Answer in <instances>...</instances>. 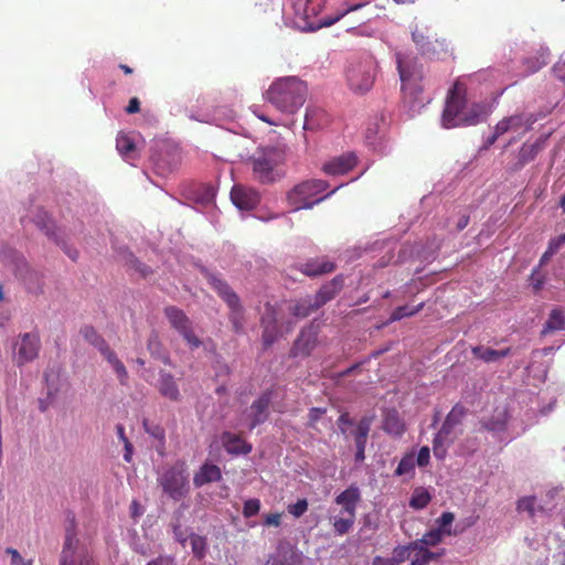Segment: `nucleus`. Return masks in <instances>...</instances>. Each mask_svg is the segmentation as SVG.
Returning a JSON list of instances; mask_svg holds the SVG:
<instances>
[{
  "mask_svg": "<svg viewBox=\"0 0 565 565\" xmlns=\"http://www.w3.org/2000/svg\"><path fill=\"white\" fill-rule=\"evenodd\" d=\"M388 125L390 122L385 115L381 114L373 117L365 129V142L367 146L382 150L386 140Z\"/></svg>",
  "mask_w": 565,
  "mask_h": 565,
  "instance_id": "14",
  "label": "nucleus"
},
{
  "mask_svg": "<svg viewBox=\"0 0 565 565\" xmlns=\"http://www.w3.org/2000/svg\"><path fill=\"white\" fill-rule=\"evenodd\" d=\"M40 351V337L36 333L29 332L21 337L17 353L18 365H23L33 361Z\"/></svg>",
  "mask_w": 565,
  "mask_h": 565,
  "instance_id": "17",
  "label": "nucleus"
},
{
  "mask_svg": "<svg viewBox=\"0 0 565 565\" xmlns=\"http://www.w3.org/2000/svg\"><path fill=\"white\" fill-rule=\"evenodd\" d=\"M287 510L295 518H300L308 510V501L307 499H299L296 503L289 504Z\"/></svg>",
  "mask_w": 565,
  "mask_h": 565,
  "instance_id": "51",
  "label": "nucleus"
},
{
  "mask_svg": "<svg viewBox=\"0 0 565 565\" xmlns=\"http://www.w3.org/2000/svg\"><path fill=\"white\" fill-rule=\"evenodd\" d=\"M140 110V102L137 97L130 98L128 106L126 107L127 114H136Z\"/></svg>",
  "mask_w": 565,
  "mask_h": 565,
  "instance_id": "61",
  "label": "nucleus"
},
{
  "mask_svg": "<svg viewBox=\"0 0 565 565\" xmlns=\"http://www.w3.org/2000/svg\"><path fill=\"white\" fill-rule=\"evenodd\" d=\"M412 39L422 54L435 55L438 47L443 50L445 46V40H431L427 34V30L418 25H415L413 29Z\"/></svg>",
  "mask_w": 565,
  "mask_h": 565,
  "instance_id": "19",
  "label": "nucleus"
},
{
  "mask_svg": "<svg viewBox=\"0 0 565 565\" xmlns=\"http://www.w3.org/2000/svg\"><path fill=\"white\" fill-rule=\"evenodd\" d=\"M508 424V412L505 409L497 411L489 419L481 422L482 427L488 431H504Z\"/></svg>",
  "mask_w": 565,
  "mask_h": 565,
  "instance_id": "35",
  "label": "nucleus"
},
{
  "mask_svg": "<svg viewBox=\"0 0 565 565\" xmlns=\"http://www.w3.org/2000/svg\"><path fill=\"white\" fill-rule=\"evenodd\" d=\"M147 565H177L175 558L171 555H159L157 558L150 561Z\"/></svg>",
  "mask_w": 565,
  "mask_h": 565,
  "instance_id": "57",
  "label": "nucleus"
},
{
  "mask_svg": "<svg viewBox=\"0 0 565 565\" xmlns=\"http://www.w3.org/2000/svg\"><path fill=\"white\" fill-rule=\"evenodd\" d=\"M147 348L153 358L162 361L164 364L171 363L170 358L163 350L162 343L160 342L159 335L157 333L150 334L147 341Z\"/></svg>",
  "mask_w": 565,
  "mask_h": 565,
  "instance_id": "37",
  "label": "nucleus"
},
{
  "mask_svg": "<svg viewBox=\"0 0 565 565\" xmlns=\"http://www.w3.org/2000/svg\"><path fill=\"white\" fill-rule=\"evenodd\" d=\"M465 104V87L460 83H455L448 93L446 106L443 111V125L445 128H452L461 125V111Z\"/></svg>",
  "mask_w": 565,
  "mask_h": 565,
  "instance_id": "12",
  "label": "nucleus"
},
{
  "mask_svg": "<svg viewBox=\"0 0 565 565\" xmlns=\"http://www.w3.org/2000/svg\"><path fill=\"white\" fill-rule=\"evenodd\" d=\"M335 268L334 264L328 259L319 258L307 262L302 266V273L307 276L315 277L323 274H329Z\"/></svg>",
  "mask_w": 565,
  "mask_h": 565,
  "instance_id": "34",
  "label": "nucleus"
},
{
  "mask_svg": "<svg viewBox=\"0 0 565 565\" xmlns=\"http://www.w3.org/2000/svg\"><path fill=\"white\" fill-rule=\"evenodd\" d=\"M164 316L167 317L171 327L177 330L191 349H198L202 345V341L195 335L192 322L183 310L174 306L164 308Z\"/></svg>",
  "mask_w": 565,
  "mask_h": 565,
  "instance_id": "13",
  "label": "nucleus"
},
{
  "mask_svg": "<svg viewBox=\"0 0 565 565\" xmlns=\"http://www.w3.org/2000/svg\"><path fill=\"white\" fill-rule=\"evenodd\" d=\"M116 148L127 162L132 163L138 158L135 141L124 132L118 134L116 138Z\"/></svg>",
  "mask_w": 565,
  "mask_h": 565,
  "instance_id": "32",
  "label": "nucleus"
},
{
  "mask_svg": "<svg viewBox=\"0 0 565 565\" xmlns=\"http://www.w3.org/2000/svg\"><path fill=\"white\" fill-rule=\"evenodd\" d=\"M516 510L519 513L526 512L530 518H534L536 512V498L534 495L520 498L516 502Z\"/></svg>",
  "mask_w": 565,
  "mask_h": 565,
  "instance_id": "46",
  "label": "nucleus"
},
{
  "mask_svg": "<svg viewBox=\"0 0 565 565\" xmlns=\"http://www.w3.org/2000/svg\"><path fill=\"white\" fill-rule=\"evenodd\" d=\"M424 305H425L424 302H420L419 305H417L415 307L399 306L392 312V315L390 317V321L394 322V321H398L406 317H413L424 308Z\"/></svg>",
  "mask_w": 565,
  "mask_h": 565,
  "instance_id": "44",
  "label": "nucleus"
},
{
  "mask_svg": "<svg viewBox=\"0 0 565 565\" xmlns=\"http://www.w3.org/2000/svg\"><path fill=\"white\" fill-rule=\"evenodd\" d=\"M224 449L232 455H247L252 451V445L239 435L225 431L222 434Z\"/></svg>",
  "mask_w": 565,
  "mask_h": 565,
  "instance_id": "26",
  "label": "nucleus"
},
{
  "mask_svg": "<svg viewBox=\"0 0 565 565\" xmlns=\"http://www.w3.org/2000/svg\"><path fill=\"white\" fill-rule=\"evenodd\" d=\"M382 428L394 437H401L406 430L404 420L395 409H386L384 412Z\"/></svg>",
  "mask_w": 565,
  "mask_h": 565,
  "instance_id": "28",
  "label": "nucleus"
},
{
  "mask_svg": "<svg viewBox=\"0 0 565 565\" xmlns=\"http://www.w3.org/2000/svg\"><path fill=\"white\" fill-rule=\"evenodd\" d=\"M190 543H191V548H192V553L194 554V556L199 559H202L206 554V546H207L206 539L199 534L192 533L190 535Z\"/></svg>",
  "mask_w": 565,
  "mask_h": 565,
  "instance_id": "45",
  "label": "nucleus"
},
{
  "mask_svg": "<svg viewBox=\"0 0 565 565\" xmlns=\"http://www.w3.org/2000/svg\"><path fill=\"white\" fill-rule=\"evenodd\" d=\"M324 413L326 408L312 407L308 414L309 426L313 427Z\"/></svg>",
  "mask_w": 565,
  "mask_h": 565,
  "instance_id": "54",
  "label": "nucleus"
},
{
  "mask_svg": "<svg viewBox=\"0 0 565 565\" xmlns=\"http://www.w3.org/2000/svg\"><path fill=\"white\" fill-rule=\"evenodd\" d=\"M317 309L319 307H316L315 299L311 300L310 298L300 299L289 308L290 312L297 318H306Z\"/></svg>",
  "mask_w": 565,
  "mask_h": 565,
  "instance_id": "38",
  "label": "nucleus"
},
{
  "mask_svg": "<svg viewBox=\"0 0 565 565\" xmlns=\"http://www.w3.org/2000/svg\"><path fill=\"white\" fill-rule=\"evenodd\" d=\"M415 468V459L412 455H406L404 456L396 470H395V475L396 476H403V475H407V473H411Z\"/></svg>",
  "mask_w": 565,
  "mask_h": 565,
  "instance_id": "47",
  "label": "nucleus"
},
{
  "mask_svg": "<svg viewBox=\"0 0 565 565\" xmlns=\"http://www.w3.org/2000/svg\"><path fill=\"white\" fill-rule=\"evenodd\" d=\"M34 223L49 237L54 236V234H55V231H54L55 230V225H54V223L52 222L51 217L49 216V214L45 211H43V210H39L38 211V213L34 216Z\"/></svg>",
  "mask_w": 565,
  "mask_h": 565,
  "instance_id": "41",
  "label": "nucleus"
},
{
  "mask_svg": "<svg viewBox=\"0 0 565 565\" xmlns=\"http://www.w3.org/2000/svg\"><path fill=\"white\" fill-rule=\"evenodd\" d=\"M157 480L163 493L174 501H180L189 492V478L183 461L164 468Z\"/></svg>",
  "mask_w": 565,
  "mask_h": 565,
  "instance_id": "9",
  "label": "nucleus"
},
{
  "mask_svg": "<svg viewBox=\"0 0 565 565\" xmlns=\"http://www.w3.org/2000/svg\"><path fill=\"white\" fill-rule=\"evenodd\" d=\"M6 552L11 555L12 565H32V561L23 559L15 548L8 547Z\"/></svg>",
  "mask_w": 565,
  "mask_h": 565,
  "instance_id": "52",
  "label": "nucleus"
},
{
  "mask_svg": "<svg viewBox=\"0 0 565 565\" xmlns=\"http://www.w3.org/2000/svg\"><path fill=\"white\" fill-rule=\"evenodd\" d=\"M222 478L221 469L216 465L204 463L193 477V483L200 488L206 483L218 481Z\"/></svg>",
  "mask_w": 565,
  "mask_h": 565,
  "instance_id": "31",
  "label": "nucleus"
},
{
  "mask_svg": "<svg viewBox=\"0 0 565 565\" xmlns=\"http://www.w3.org/2000/svg\"><path fill=\"white\" fill-rule=\"evenodd\" d=\"M317 331L312 328L301 330L292 348V356H309L317 345Z\"/></svg>",
  "mask_w": 565,
  "mask_h": 565,
  "instance_id": "20",
  "label": "nucleus"
},
{
  "mask_svg": "<svg viewBox=\"0 0 565 565\" xmlns=\"http://www.w3.org/2000/svg\"><path fill=\"white\" fill-rule=\"evenodd\" d=\"M281 523V513H269L265 515L264 525L266 526H279Z\"/></svg>",
  "mask_w": 565,
  "mask_h": 565,
  "instance_id": "58",
  "label": "nucleus"
},
{
  "mask_svg": "<svg viewBox=\"0 0 565 565\" xmlns=\"http://www.w3.org/2000/svg\"><path fill=\"white\" fill-rule=\"evenodd\" d=\"M143 426H145L146 431L151 437L157 439L160 443L161 448L164 449V446H166V433H164V429L161 426H159V425H148L147 422L143 423Z\"/></svg>",
  "mask_w": 565,
  "mask_h": 565,
  "instance_id": "48",
  "label": "nucleus"
},
{
  "mask_svg": "<svg viewBox=\"0 0 565 565\" xmlns=\"http://www.w3.org/2000/svg\"><path fill=\"white\" fill-rule=\"evenodd\" d=\"M355 521L354 514H348L347 516H334L332 526L334 530V533L342 536L347 534L353 526Z\"/></svg>",
  "mask_w": 565,
  "mask_h": 565,
  "instance_id": "42",
  "label": "nucleus"
},
{
  "mask_svg": "<svg viewBox=\"0 0 565 565\" xmlns=\"http://www.w3.org/2000/svg\"><path fill=\"white\" fill-rule=\"evenodd\" d=\"M535 117L532 114H515L509 117H504L501 119L497 126V134L504 135L509 131L513 132H526L532 128V125L535 121Z\"/></svg>",
  "mask_w": 565,
  "mask_h": 565,
  "instance_id": "15",
  "label": "nucleus"
},
{
  "mask_svg": "<svg viewBox=\"0 0 565 565\" xmlns=\"http://www.w3.org/2000/svg\"><path fill=\"white\" fill-rule=\"evenodd\" d=\"M360 500L361 493L359 488L355 486H350L348 489L337 495L335 503L343 508L344 513L355 515L356 505Z\"/></svg>",
  "mask_w": 565,
  "mask_h": 565,
  "instance_id": "29",
  "label": "nucleus"
},
{
  "mask_svg": "<svg viewBox=\"0 0 565 565\" xmlns=\"http://www.w3.org/2000/svg\"><path fill=\"white\" fill-rule=\"evenodd\" d=\"M535 154L536 150L534 149V146H531L530 149L523 146L520 151V160L522 162H529L534 159Z\"/></svg>",
  "mask_w": 565,
  "mask_h": 565,
  "instance_id": "59",
  "label": "nucleus"
},
{
  "mask_svg": "<svg viewBox=\"0 0 565 565\" xmlns=\"http://www.w3.org/2000/svg\"><path fill=\"white\" fill-rule=\"evenodd\" d=\"M344 279L342 276H335L332 280L324 284L316 294V307H322L332 300L343 288Z\"/></svg>",
  "mask_w": 565,
  "mask_h": 565,
  "instance_id": "22",
  "label": "nucleus"
},
{
  "mask_svg": "<svg viewBox=\"0 0 565 565\" xmlns=\"http://www.w3.org/2000/svg\"><path fill=\"white\" fill-rule=\"evenodd\" d=\"M276 313L273 307H266V313L262 318L264 324L263 343L265 348H269L277 340Z\"/></svg>",
  "mask_w": 565,
  "mask_h": 565,
  "instance_id": "30",
  "label": "nucleus"
},
{
  "mask_svg": "<svg viewBox=\"0 0 565 565\" xmlns=\"http://www.w3.org/2000/svg\"><path fill=\"white\" fill-rule=\"evenodd\" d=\"M273 399V391L266 390L260 396L255 399L250 405V425L249 428L254 429L256 426L265 423L268 418V408Z\"/></svg>",
  "mask_w": 565,
  "mask_h": 565,
  "instance_id": "18",
  "label": "nucleus"
},
{
  "mask_svg": "<svg viewBox=\"0 0 565 565\" xmlns=\"http://www.w3.org/2000/svg\"><path fill=\"white\" fill-rule=\"evenodd\" d=\"M554 74L557 78L565 82V62H558L553 67Z\"/></svg>",
  "mask_w": 565,
  "mask_h": 565,
  "instance_id": "63",
  "label": "nucleus"
},
{
  "mask_svg": "<svg viewBox=\"0 0 565 565\" xmlns=\"http://www.w3.org/2000/svg\"><path fill=\"white\" fill-rule=\"evenodd\" d=\"M413 547V554H412V562L411 565H426L430 561L436 559L439 557L443 553L437 554L428 550V547L422 545V546H415L414 541L412 542Z\"/></svg>",
  "mask_w": 565,
  "mask_h": 565,
  "instance_id": "36",
  "label": "nucleus"
},
{
  "mask_svg": "<svg viewBox=\"0 0 565 565\" xmlns=\"http://www.w3.org/2000/svg\"><path fill=\"white\" fill-rule=\"evenodd\" d=\"M173 534L178 542H180L182 545L186 542V536L181 530L180 524L173 525Z\"/></svg>",
  "mask_w": 565,
  "mask_h": 565,
  "instance_id": "64",
  "label": "nucleus"
},
{
  "mask_svg": "<svg viewBox=\"0 0 565 565\" xmlns=\"http://www.w3.org/2000/svg\"><path fill=\"white\" fill-rule=\"evenodd\" d=\"M307 95L306 82L297 76H285L275 79L264 96L277 110L292 115L305 104Z\"/></svg>",
  "mask_w": 565,
  "mask_h": 565,
  "instance_id": "1",
  "label": "nucleus"
},
{
  "mask_svg": "<svg viewBox=\"0 0 565 565\" xmlns=\"http://www.w3.org/2000/svg\"><path fill=\"white\" fill-rule=\"evenodd\" d=\"M367 6V2L345 3L332 18H319L322 10V0H295L292 9L295 12V25L301 31H317L330 26L350 12Z\"/></svg>",
  "mask_w": 565,
  "mask_h": 565,
  "instance_id": "2",
  "label": "nucleus"
},
{
  "mask_svg": "<svg viewBox=\"0 0 565 565\" xmlns=\"http://www.w3.org/2000/svg\"><path fill=\"white\" fill-rule=\"evenodd\" d=\"M430 458V450L427 446H424L419 449L416 462L419 467H425L428 465Z\"/></svg>",
  "mask_w": 565,
  "mask_h": 565,
  "instance_id": "53",
  "label": "nucleus"
},
{
  "mask_svg": "<svg viewBox=\"0 0 565 565\" xmlns=\"http://www.w3.org/2000/svg\"><path fill=\"white\" fill-rule=\"evenodd\" d=\"M358 163L353 152L343 153L323 164V171L329 175H341L351 171Z\"/></svg>",
  "mask_w": 565,
  "mask_h": 565,
  "instance_id": "21",
  "label": "nucleus"
},
{
  "mask_svg": "<svg viewBox=\"0 0 565 565\" xmlns=\"http://www.w3.org/2000/svg\"><path fill=\"white\" fill-rule=\"evenodd\" d=\"M468 414V408L461 403L452 406L447 414L440 429L433 440V452L437 459H444L447 455L448 447L455 441L454 435L456 427L460 426Z\"/></svg>",
  "mask_w": 565,
  "mask_h": 565,
  "instance_id": "6",
  "label": "nucleus"
},
{
  "mask_svg": "<svg viewBox=\"0 0 565 565\" xmlns=\"http://www.w3.org/2000/svg\"><path fill=\"white\" fill-rule=\"evenodd\" d=\"M471 353L476 359L481 360L484 363H494L511 355L512 349L508 347L501 350H495L489 347L477 345L471 349Z\"/></svg>",
  "mask_w": 565,
  "mask_h": 565,
  "instance_id": "27",
  "label": "nucleus"
},
{
  "mask_svg": "<svg viewBox=\"0 0 565 565\" xmlns=\"http://www.w3.org/2000/svg\"><path fill=\"white\" fill-rule=\"evenodd\" d=\"M60 565H96L93 558L85 551H78V540L76 537L73 520L65 530V540Z\"/></svg>",
  "mask_w": 565,
  "mask_h": 565,
  "instance_id": "11",
  "label": "nucleus"
},
{
  "mask_svg": "<svg viewBox=\"0 0 565 565\" xmlns=\"http://www.w3.org/2000/svg\"><path fill=\"white\" fill-rule=\"evenodd\" d=\"M395 61L402 95L405 99L413 102L424 92L423 65L418 62V57L411 52H396Z\"/></svg>",
  "mask_w": 565,
  "mask_h": 565,
  "instance_id": "4",
  "label": "nucleus"
},
{
  "mask_svg": "<svg viewBox=\"0 0 565 565\" xmlns=\"http://www.w3.org/2000/svg\"><path fill=\"white\" fill-rule=\"evenodd\" d=\"M353 425L352 419L350 418L348 413H343L340 415L338 419V426L341 429L342 433H345V426Z\"/></svg>",
  "mask_w": 565,
  "mask_h": 565,
  "instance_id": "60",
  "label": "nucleus"
},
{
  "mask_svg": "<svg viewBox=\"0 0 565 565\" xmlns=\"http://www.w3.org/2000/svg\"><path fill=\"white\" fill-rule=\"evenodd\" d=\"M231 200L239 210H253L260 201L258 191L253 188L235 184L231 191Z\"/></svg>",
  "mask_w": 565,
  "mask_h": 565,
  "instance_id": "16",
  "label": "nucleus"
},
{
  "mask_svg": "<svg viewBox=\"0 0 565 565\" xmlns=\"http://www.w3.org/2000/svg\"><path fill=\"white\" fill-rule=\"evenodd\" d=\"M330 119L324 109L318 106H308L305 115L303 129L317 130L328 126Z\"/></svg>",
  "mask_w": 565,
  "mask_h": 565,
  "instance_id": "25",
  "label": "nucleus"
},
{
  "mask_svg": "<svg viewBox=\"0 0 565 565\" xmlns=\"http://www.w3.org/2000/svg\"><path fill=\"white\" fill-rule=\"evenodd\" d=\"M565 328V316L564 312L555 308L551 311L547 321L545 322L543 333L562 330Z\"/></svg>",
  "mask_w": 565,
  "mask_h": 565,
  "instance_id": "39",
  "label": "nucleus"
},
{
  "mask_svg": "<svg viewBox=\"0 0 565 565\" xmlns=\"http://www.w3.org/2000/svg\"><path fill=\"white\" fill-rule=\"evenodd\" d=\"M286 161V147H262L249 158L253 178L262 184H271L284 177L281 166Z\"/></svg>",
  "mask_w": 565,
  "mask_h": 565,
  "instance_id": "3",
  "label": "nucleus"
},
{
  "mask_svg": "<svg viewBox=\"0 0 565 565\" xmlns=\"http://www.w3.org/2000/svg\"><path fill=\"white\" fill-rule=\"evenodd\" d=\"M84 339L100 351L104 345L107 344L106 340L90 326H86L82 329Z\"/></svg>",
  "mask_w": 565,
  "mask_h": 565,
  "instance_id": "43",
  "label": "nucleus"
},
{
  "mask_svg": "<svg viewBox=\"0 0 565 565\" xmlns=\"http://www.w3.org/2000/svg\"><path fill=\"white\" fill-rule=\"evenodd\" d=\"M207 282L223 299L230 309L228 319L236 333H241L244 329V309L241 305L238 295L231 288V286L214 274H206Z\"/></svg>",
  "mask_w": 565,
  "mask_h": 565,
  "instance_id": "8",
  "label": "nucleus"
},
{
  "mask_svg": "<svg viewBox=\"0 0 565 565\" xmlns=\"http://www.w3.org/2000/svg\"><path fill=\"white\" fill-rule=\"evenodd\" d=\"M461 117L462 118L460 119V126H472L477 125L480 121V114L475 110L471 111L470 114L462 115Z\"/></svg>",
  "mask_w": 565,
  "mask_h": 565,
  "instance_id": "56",
  "label": "nucleus"
},
{
  "mask_svg": "<svg viewBox=\"0 0 565 565\" xmlns=\"http://www.w3.org/2000/svg\"><path fill=\"white\" fill-rule=\"evenodd\" d=\"M412 554H413V547H412V542H411L408 545L395 547L394 552H393L392 561H394L395 564L402 563L405 559H408V558L412 559Z\"/></svg>",
  "mask_w": 565,
  "mask_h": 565,
  "instance_id": "49",
  "label": "nucleus"
},
{
  "mask_svg": "<svg viewBox=\"0 0 565 565\" xmlns=\"http://www.w3.org/2000/svg\"><path fill=\"white\" fill-rule=\"evenodd\" d=\"M107 362L113 366L120 384L126 385L128 372L124 363L117 358L116 353L110 349L108 343L99 351Z\"/></svg>",
  "mask_w": 565,
  "mask_h": 565,
  "instance_id": "33",
  "label": "nucleus"
},
{
  "mask_svg": "<svg viewBox=\"0 0 565 565\" xmlns=\"http://www.w3.org/2000/svg\"><path fill=\"white\" fill-rule=\"evenodd\" d=\"M376 62L373 57L351 64L347 71L349 87L355 94H364L374 85Z\"/></svg>",
  "mask_w": 565,
  "mask_h": 565,
  "instance_id": "10",
  "label": "nucleus"
},
{
  "mask_svg": "<svg viewBox=\"0 0 565 565\" xmlns=\"http://www.w3.org/2000/svg\"><path fill=\"white\" fill-rule=\"evenodd\" d=\"M260 510V501L258 499H248L244 502L243 515L245 518H252L256 515Z\"/></svg>",
  "mask_w": 565,
  "mask_h": 565,
  "instance_id": "50",
  "label": "nucleus"
},
{
  "mask_svg": "<svg viewBox=\"0 0 565 565\" xmlns=\"http://www.w3.org/2000/svg\"><path fill=\"white\" fill-rule=\"evenodd\" d=\"M158 391L163 397L172 402H179L181 399V393L177 381L173 375L168 372L161 371L159 373Z\"/></svg>",
  "mask_w": 565,
  "mask_h": 565,
  "instance_id": "24",
  "label": "nucleus"
},
{
  "mask_svg": "<svg viewBox=\"0 0 565 565\" xmlns=\"http://www.w3.org/2000/svg\"><path fill=\"white\" fill-rule=\"evenodd\" d=\"M327 182L322 180H306L289 190L286 200L292 211L311 209L323 200L321 194L327 190Z\"/></svg>",
  "mask_w": 565,
  "mask_h": 565,
  "instance_id": "7",
  "label": "nucleus"
},
{
  "mask_svg": "<svg viewBox=\"0 0 565 565\" xmlns=\"http://www.w3.org/2000/svg\"><path fill=\"white\" fill-rule=\"evenodd\" d=\"M124 448H125L124 460L126 462H131L134 446L129 439H125Z\"/></svg>",
  "mask_w": 565,
  "mask_h": 565,
  "instance_id": "62",
  "label": "nucleus"
},
{
  "mask_svg": "<svg viewBox=\"0 0 565 565\" xmlns=\"http://www.w3.org/2000/svg\"><path fill=\"white\" fill-rule=\"evenodd\" d=\"M455 521V514L452 512H443L441 515L436 519V527L425 533L422 539L414 541L415 546L435 547L444 541L445 536H457L461 534L466 529L472 526L476 523V518H468L460 521L452 529L451 525Z\"/></svg>",
  "mask_w": 565,
  "mask_h": 565,
  "instance_id": "5",
  "label": "nucleus"
},
{
  "mask_svg": "<svg viewBox=\"0 0 565 565\" xmlns=\"http://www.w3.org/2000/svg\"><path fill=\"white\" fill-rule=\"evenodd\" d=\"M371 429V422L367 418H362L355 430L353 431V438L355 443V461L362 462L365 459V446L367 436Z\"/></svg>",
  "mask_w": 565,
  "mask_h": 565,
  "instance_id": "23",
  "label": "nucleus"
},
{
  "mask_svg": "<svg viewBox=\"0 0 565 565\" xmlns=\"http://www.w3.org/2000/svg\"><path fill=\"white\" fill-rule=\"evenodd\" d=\"M431 500V495L428 490L424 488H416L409 500V507L415 510H422L426 508Z\"/></svg>",
  "mask_w": 565,
  "mask_h": 565,
  "instance_id": "40",
  "label": "nucleus"
},
{
  "mask_svg": "<svg viewBox=\"0 0 565 565\" xmlns=\"http://www.w3.org/2000/svg\"><path fill=\"white\" fill-rule=\"evenodd\" d=\"M565 244V233L551 239L548 243V254H555Z\"/></svg>",
  "mask_w": 565,
  "mask_h": 565,
  "instance_id": "55",
  "label": "nucleus"
}]
</instances>
